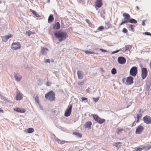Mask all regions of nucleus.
Wrapping results in <instances>:
<instances>
[{
    "label": "nucleus",
    "mask_w": 151,
    "mask_h": 151,
    "mask_svg": "<svg viewBox=\"0 0 151 151\" xmlns=\"http://www.w3.org/2000/svg\"><path fill=\"white\" fill-rule=\"evenodd\" d=\"M54 33L56 37L58 39L60 42L65 40L68 37L66 32H63L62 30L55 31Z\"/></svg>",
    "instance_id": "obj_1"
},
{
    "label": "nucleus",
    "mask_w": 151,
    "mask_h": 151,
    "mask_svg": "<svg viewBox=\"0 0 151 151\" xmlns=\"http://www.w3.org/2000/svg\"><path fill=\"white\" fill-rule=\"evenodd\" d=\"M55 93L52 91L45 94V98L50 101H54L55 100Z\"/></svg>",
    "instance_id": "obj_2"
},
{
    "label": "nucleus",
    "mask_w": 151,
    "mask_h": 151,
    "mask_svg": "<svg viewBox=\"0 0 151 151\" xmlns=\"http://www.w3.org/2000/svg\"><path fill=\"white\" fill-rule=\"evenodd\" d=\"M92 116L95 121L99 124H102L105 121V119L101 118L97 114H93Z\"/></svg>",
    "instance_id": "obj_3"
},
{
    "label": "nucleus",
    "mask_w": 151,
    "mask_h": 151,
    "mask_svg": "<svg viewBox=\"0 0 151 151\" xmlns=\"http://www.w3.org/2000/svg\"><path fill=\"white\" fill-rule=\"evenodd\" d=\"M95 8L97 10L98 8L101 7L103 5L102 0H96L95 1Z\"/></svg>",
    "instance_id": "obj_4"
},
{
    "label": "nucleus",
    "mask_w": 151,
    "mask_h": 151,
    "mask_svg": "<svg viewBox=\"0 0 151 151\" xmlns=\"http://www.w3.org/2000/svg\"><path fill=\"white\" fill-rule=\"evenodd\" d=\"M72 108V106L71 105H68L67 109L65 112V116L68 117L70 115L71 113Z\"/></svg>",
    "instance_id": "obj_5"
},
{
    "label": "nucleus",
    "mask_w": 151,
    "mask_h": 151,
    "mask_svg": "<svg viewBox=\"0 0 151 151\" xmlns=\"http://www.w3.org/2000/svg\"><path fill=\"white\" fill-rule=\"evenodd\" d=\"M128 22L131 23L136 24L137 23V21L136 20L133 19H130L129 20H124L122 21V23L119 25V26H120L124 24L127 23Z\"/></svg>",
    "instance_id": "obj_6"
},
{
    "label": "nucleus",
    "mask_w": 151,
    "mask_h": 151,
    "mask_svg": "<svg viewBox=\"0 0 151 151\" xmlns=\"http://www.w3.org/2000/svg\"><path fill=\"white\" fill-rule=\"evenodd\" d=\"M143 120L144 122L147 124H151V117L150 116L146 115L143 118Z\"/></svg>",
    "instance_id": "obj_7"
},
{
    "label": "nucleus",
    "mask_w": 151,
    "mask_h": 151,
    "mask_svg": "<svg viewBox=\"0 0 151 151\" xmlns=\"http://www.w3.org/2000/svg\"><path fill=\"white\" fill-rule=\"evenodd\" d=\"M137 68L136 67H133L130 69V74L132 76H135L137 73Z\"/></svg>",
    "instance_id": "obj_8"
},
{
    "label": "nucleus",
    "mask_w": 151,
    "mask_h": 151,
    "mask_svg": "<svg viewBox=\"0 0 151 151\" xmlns=\"http://www.w3.org/2000/svg\"><path fill=\"white\" fill-rule=\"evenodd\" d=\"M147 73V69L146 68H143L142 69L141 76L143 79H144L146 78Z\"/></svg>",
    "instance_id": "obj_9"
},
{
    "label": "nucleus",
    "mask_w": 151,
    "mask_h": 151,
    "mask_svg": "<svg viewBox=\"0 0 151 151\" xmlns=\"http://www.w3.org/2000/svg\"><path fill=\"white\" fill-rule=\"evenodd\" d=\"M20 47L21 45L19 42H15L12 43L11 48L14 50H16L20 49Z\"/></svg>",
    "instance_id": "obj_10"
},
{
    "label": "nucleus",
    "mask_w": 151,
    "mask_h": 151,
    "mask_svg": "<svg viewBox=\"0 0 151 151\" xmlns=\"http://www.w3.org/2000/svg\"><path fill=\"white\" fill-rule=\"evenodd\" d=\"M144 129V127L141 125H139L138 126L136 130V134H140L142 132L143 130Z\"/></svg>",
    "instance_id": "obj_11"
},
{
    "label": "nucleus",
    "mask_w": 151,
    "mask_h": 151,
    "mask_svg": "<svg viewBox=\"0 0 151 151\" xmlns=\"http://www.w3.org/2000/svg\"><path fill=\"white\" fill-rule=\"evenodd\" d=\"M117 60L119 63L122 64H124L126 62V59L123 57H119Z\"/></svg>",
    "instance_id": "obj_12"
},
{
    "label": "nucleus",
    "mask_w": 151,
    "mask_h": 151,
    "mask_svg": "<svg viewBox=\"0 0 151 151\" xmlns=\"http://www.w3.org/2000/svg\"><path fill=\"white\" fill-rule=\"evenodd\" d=\"M134 78L132 76H129L127 78L126 81V84L131 85L133 83Z\"/></svg>",
    "instance_id": "obj_13"
},
{
    "label": "nucleus",
    "mask_w": 151,
    "mask_h": 151,
    "mask_svg": "<svg viewBox=\"0 0 151 151\" xmlns=\"http://www.w3.org/2000/svg\"><path fill=\"white\" fill-rule=\"evenodd\" d=\"M13 110L15 111L21 113H24L26 111L25 109L24 108H15L13 109Z\"/></svg>",
    "instance_id": "obj_14"
},
{
    "label": "nucleus",
    "mask_w": 151,
    "mask_h": 151,
    "mask_svg": "<svg viewBox=\"0 0 151 151\" xmlns=\"http://www.w3.org/2000/svg\"><path fill=\"white\" fill-rule=\"evenodd\" d=\"M52 26L53 29L57 30L59 29L60 28V25L59 22H57L53 25Z\"/></svg>",
    "instance_id": "obj_15"
},
{
    "label": "nucleus",
    "mask_w": 151,
    "mask_h": 151,
    "mask_svg": "<svg viewBox=\"0 0 151 151\" xmlns=\"http://www.w3.org/2000/svg\"><path fill=\"white\" fill-rule=\"evenodd\" d=\"M123 16L124 18V20H129L130 18V16L129 14L126 13H124Z\"/></svg>",
    "instance_id": "obj_16"
},
{
    "label": "nucleus",
    "mask_w": 151,
    "mask_h": 151,
    "mask_svg": "<svg viewBox=\"0 0 151 151\" xmlns=\"http://www.w3.org/2000/svg\"><path fill=\"white\" fill-rule=\"evenodd\" d=\"M77 75L78 78L79 79H82L83 77V72L81 70L77 71Z\"/></svg>",
    "instance_id": "obj_17"
},
{
    "label": "nucleus",
    "mask_w": 151,
    "mask_h": 151,
    "mask_svg": "<svg viewBox=\"0 0 151 151\" xmlns=\"http://www.w3.org/2000/svg\"><path fill=\"white\" fill-rule=\"evenodd\" d=\"M14 77L16 81H19L22 78V76L19 73H17L14 75Z\"/></svg>",
    "instance_id": "obj_18"
},
{
    "label": "nucleus",
    "mask_w": 151,
    "mask_h": 151,
    "mask_svg": "<svg viewBox=\"0 0 151 151\" xmlns=\"http://www.w3.org/2000/svg\"><path fill=\"white\" fill-rule=\"evenodd\" d=\"M57 142L60 144H63L64 143H68L70 142L69 141H65L64 140H61L58 139H56Z\"/></svg>",
    "instance_id": "obj_19"
},
{
    "label": "nucleus",
    "mask_w": 151,
    "mask_h": 151,
    "mask_svg": "<svg viewBox=\"0 0 151 151\" xmlns=\"http://www.w3.org/2000/svg\"><path fill=\"white\" fill-rule=\"evenodd\" d=\"M92 125V122L90 121L86 122L85 124L84 127L86 128H90Z\"/></svg>",
    "instance_id": "obj_20"
},
{
    "label": "nucleus",
    "mask_w": 151,
    "mask_h": 151,
    "mask_svg": "<svg viewBox=\"0 0 151 151\" xmlns=\"http://www.w3.org/2000/svg\"><path fill=\"white\" fill-rule=\"evenodd\" d=\"M54 18L53 15L52 14H50L48 18V22L49 23H51L54 20Z\"/></svg>",
    "instance_id": "obj_21"
},
{
    "label": "nucleus",
    "mask_w": 151,
    "mask_h": 151,
    "mask_svg": "<svg viewBox=\"0 0 151 151\" xmlns=\"http://www.w3.org/2000/svg\"><path fill=\"white\" fill-rule=\"evenodd\" d=\"M132 48V47L131 45H127L125 46V49L122 48V51L124 52H125L127 51H129Z\"/></svg>",
    "instance_id": "obj_22"
},
{
    "label": "nucleus",
    "mask_w": 151,
    "mask_h": 151,
    "mask_svg": "<svg viewBox=\"0 0 151 151\" xmlns=\"http://www.w3.org/2000/svg\"><path fill=\"white\" fill-rule=\"evenodd\" d=\"M47 50H48L47 48L42 47V48L41 52L42 54L45 55L47 54Z\"/></svg>",
    "instance_id": "obj_23"
},
{
    "label": "nucleus",
    "mask_w": 151,
    "mask_h": 151,
    "mask_svg": "<svg viewBox=\"0 0 151 151\" xmlns=\"http://www.w3.org/2000/svg\"><path fill=\"white\" fill-rule=\"evenodd\" d=\"M22 95L20 93H18L17 94L16 100H20L22 99Z\"/></svg>",
    "instance_id": "obj_24"
},
{
    "label": "nucleus",
    "mask_w": 151,
    "mask_h": 151,
    "mask_svg": "<svg viewBox=\"0 0 151 151\" xmlns=\"http://www.w3.org/2000/svg\"><path fill=\"white\" fill-rule=\"evenodd\" d=\"M30 10L33 14V15L36 17H40L39 15L35 11L31 9H30Z\"/></svg>",
    "instance_id": "obj_25"
},
{
    "label": "nucleus",
    "mask_w": 151,
    "mask_h": 151,
    "mask_svg": "<svg viewBox=\"0 0 151 151\" xmlns=\"http://www.w3.org/2000/svg\"><path fill=\"white\" fill-rule=\"evenodd\" d=\"M106 26L105 27V29H107L110 28L111 26V24L109 23H106Z\"/></svg>",
    "instance_id": "obj_26"
},
{
    "label": "nucleus",
    "mask_w": 151,
    "mask_h": 151,
    "mask_svg": "<svg viewBox=\"0 0 151 151\" xmlns=\"http://www.w3.org/2000/svg\"><path fill=\"white\" fill-rule=\"evenodd\" d=\"M145 147H143V146L138 147L137 149L135 150V151H141L145 149Z\"/></svg>",
    "instance_id": "obj_27"
},
{
    "label": "nucleus",
    "mask_w": 151,
    "mask_h": 151,
    "mask_svg": "<svg viewBox=\"0 0 151 151\" xmlns=\"http://www.w3.org/2000/svg\"><path fill=\"white\" fill-rule=\"evenodd\" d=\"M35 96H34L35 100V101L36 103L38 104L39 103V97L38 95H34Z\"/></svg>",
    "instance_id": "obj_28"
},
{
    "label": "nucleus",
    "mask_w": 151,
    "mask_h": 151,
    "mask_svg": "<svg viewBox=\"0 0 151 151\" xmlns=\"http://www.w3.org/2000/svg\"><path fill=\"white\" fill-rule=\"evenodd\" d=\"M142 115V114L141 113L137 115V120L136 122L137 123H138L139 122V119L141 118Z\"/></svg>",
    "instance_id": "obj_29"
},
{
    "label": "nucleus",
    "mask_w": 151,
    "mask_h": 151,
    "mask_svg": "<svg viewBox=\"0 0 151 151\" xmlns=\"http://www.w3.org/2000/svg\"><path fill=\"white\" fill-rule=\"evenodd\" d=\"M124 131V129L122 128H118L117 133L118 134H122V132Z\"/></svg>",
    "instance_id": "obj_30"
},
{
    "label": "nucleus",
    "mask_w": 151,
    "mask_h": 151,
    "mask_svg": "<svg viewBox=\"0 0 151 151\" xmlns=\"http://www.w3.org/2000/svg\"><path fill=\"white\" fill-rule=\"evenodd\" d=\"M143 147H145L144 150H149L151 148V145H148L146 146H143Z\"/></svg>",
    "instance_id": "obj_31"
},
{
    "label": "nucleus",
    "mask_w": 151,
    "mask_h": 151,
    "mask_svg": "<svg viewBox=\"0 0 151 151\" xmlns=\"http://www.w3.org/2000/svg\"><path fill=\"white\" fill-rule=\"evenodd\" d=\"M73 134L76 135L80 137H81L82 136V134L78 132H73Z\"/></svg>",
    "instance_id": "obj_32"
},
{
    "label": "nucleus",
    "mask_w": 151,
    "mask_h": 151,
    "mask_svg": "<svg viewBox=\"0 0 151 151\" xmlns=\"http://www.w3.org/2000/svg\"><path fill=\"white\" fill-rule=\"evenodd\" d=\"M27 131L28 133H31L33 132L34 130L33 128H29L27 129Z\"/></svg>",
    "instance_id": "obj_33"
},
{
    "label": "nucleus",
    "mask_w": 151,
    "mask_h": 151,
    "mask_svg": "<svg viewBox=\"0 0 151 151\" xmlns=\"http://www.w3.org/2000/svg\"><path fill=\"white\" fill-rule=\"evenodd\" d=\"M26 34L28 36H30L32 34H34V33H33L32 32L30 31H26Z\"/></svg>",
    "instance_id": "obj_34"
},
{
    "label": "nucleus",
    "mask_w": 151,
    "mask_h": 151,
    "mask_svg": "<svg viewBox=\"0 0 151 151\" xmlns=\"http://www.w3.org/2000/svg\"><path fill=\"white\" fill-rule=\"evenodd\" d=\"M111 72L112 74H115L116 73V70L115 68L112 69L111 70Z\"/></svg>",
    "instance_id": "obj_35"
},
{
    "label": "nucleus",
    "mask_w": 151,
    "mask_h": 151,
    "mask_svg": "<svg viewBox=\"0 0 151 151\" xmlns=\"http://www.w3.org/2000/svg\"><path fill=\"white\" fill-rule=\"evenodd\" d=\"M12 35H8L5 36L4 37V38L6 40H7L9 39L12 36Z\"/></svg>",
    "instance_id": "obj_36"
},
{
    "label": "nucleus",
    "mask_w": 151,
    "mask_h": 151,
    "mask_svg": "<svg viewBox=\"0 0 151 151\" xmlns=\"http://www.w3.org/2000/svg\"><path fill=\"white\" fill-rule=\"evenodd\" d=\"M150 86L149 84H147L146 83V86H145L146 89L147 91H148L150 89Z\"/></svg>",
    "instance_id": "obj_37"
},
{
    "label": "nucleus",
    "mask_w": 151,
    "mask_h": 151,
    "mask_svg": "<svg viewBox=\"0 0 151 151\" xmlns=\"http://www.w3.org/2000/svg\"><path fill=\"white\" fill-rule=\"evenodd\" d=\"M104 29H105V28L102 26H100L98 28V30H99V31H102Z\"/></svg>",
    "instance_id": "obj_38"
},
{
    "label": "nucleus",
    "mask_w": 151,
    "mask_h": 151,
    "mask_svg": "<svg viewBox=\"0 0 151 151\" xmlns=\"http://www.w3.org/2000/svg\"><path fill=\"white\" fill-rule=\"evenodd\" d=\"M84 52L86 54H94L95 53V52H94L87 51H86V50H85Z\"/></svg>",
    "instance_id": "obj_39"
},
{
    "label": "nucleus",
    "mask_w": 151,
    "mask_h": 151,
    "mask_svg": "<svg viewBox=\"0 0 151 151\" xmlns=\"http://www.w3.org/2000/svg\"><path fill=\"white\" fill-rule=\"evenodd\" d=\"M130 28H131L132 31H134V27H135L132 24H130Z\"/></svg>",
    "instance_id": "obj_40"
},
{
    "label": "nucleus",
    "mask_w": 151,
    "mask_h": 151,
    "mask_svg": "<svg viewBox=\"0 0 151 151\" xmlns=\"http://www.w3.org/2000/svg\"><path fill=\"white\" fill-rule=\"evenodd\" d=\"M86 22L89 24V26H91L92 25V23L90 22V21L89 20H88V19H87L86 20Z\"/></svg>",
    "instance_id": "obj_41"
},
{
    "label": "nucleus",
    "mask_w": 151,
    "mask_h": 151,
    "mask_svg": "<svg viewBox=\"0 0 151 151\" xmlns=\"http://www.w3.org/2000/svg\"><path fill=\"white\" fill-rule=\"evenodd\" d=\"M99 97L97 98H93V99L94 101L96 102L99 99Z\"/></svg>",
    "instance_id": "obj_42"
},
{
    "label": "nucleus",
    "mask_w": 151,
    "mask_h": 151,
    "mask_svg": "<svg viewBox=\"0 0 151 151\" xmlns=\"http://www.w3.org/2000/svg\"><path fill=\"white\" fill-rule=\"evenodd\" d=\"M120 144H121V142H116L114 144V145L116 147H117L118 145Z\"/></svg>",
    "instance_id": "obj_43"
},
{
    "label": "nucleus",
    "mask_w": 151,
    "mask_h": 151,
    "mask_svg": "<svg viewBox=\"0 0 151 151\" xmlns=\"http://www.w3.org/2000/svg\"><path fill=\"white\" fill-rule=\"evenodd\" d=\"M84 83V81H82V82H79L78 83V84L79 85H82Z\"/></svg>",
    "instance_id": "obj_44"
},
{
    "label": "nucleus",
    "mask_w": 151,
    "mask_h": 151,
    "mask_svg": "<svg viewBox=\"0 0 151 151\" xmlns=\"http://www.w3.org/2000/svg\"><path fill=\"white\" fill-rule=\"evenodd\" d=\"M122 32L124 33H126L128 32V31L126 29L124 28L123 29Z\"/></svg>",
    "instance_id": "obj_45"
},
{
    "label": "nucleus",
    "mask_w": 151,
    "mask_h": 151,
    "mask_svg": "<svg viewBox=\"0 0 151 151\" xmlns=\"http://www.w3.org/2000/svg\"><path fill=\"white\" fill-rule=\"evenodd\" d=\"M50 60L49 59H46V60H45V63H50Z\"/></svg>",
    "instance_id": "obj_46"
},
{
    "label": "nucleus",
    "mask_w": 151,
    "mask_h": 151,
    "mask_svg": "<svg viewBox=\"0 0 151 151\" xmlns=\"http://www.w3.org/2000/svg\"><path fill=\"white\" fill-rule=\"evenodd\" d=\"M144 33L146 35H150V36H151V33L150 32H146Z\"/></svg>",
    "instance_id": "obj_47"
},
{
    "label": "nucleus",
    "mask_w": 151,
    "mask_h": 151,
    "mask_svg": "<svg viewBox=\"0 0 151 151\" xmlns=\"http://www.w3.org/2000/svg\"><path fill=\"white\" fill-rule=\"evenodd\" d=\"M82 101H85V100H88V99L84 97H82L81 98Z\"/></svg>",
    "instance_id": "obj_48"
},
{
    "label": "nucleus",
    "mask_w": 151,
    "mask_h": 151,
    "mask_svg": "<svg viewBox=\"0 0 151 151\" xmlns=\"http://www.w3.org/2000/svg\"><path fill=\"white\" fill-rule=\"evenodd\" d=\"M121 50H116V51H114V52H113L112 53V54L116 53L118 52H119Z\"/></svg>",
    "instance_id": "obj_49"
},
{
    "label": "nucleus",
    "mask_w": 151,
    "mask_h": 151,
    "mask_svg": "<svg viewBox=\"0 0 151 151\" xmlns=\"http://www.w3.org/2000/svg\"><path fill=\"white\" fill-rule=\"evenodd\" d=\"M100 50L102 52H106L107 51L106 50H104L103 49H100Z\"/></svg>",
    "instance_id": "obj_50"
},
{
    "label": "nucleus",
    "mask_w": 151,
    "mask_h": 151,
    "mask_svg": "<svg viewBox=\"0 0 151 151\" xmlns=\"http://www.w3.org/2000/svg\"><path fill=\"white\" fill-rule=\"evenodd\" d=\"M51 84V83L49 82H47L46 83L47 86H50Z\"/></svg>",
    "instance_id": "obj_51"
},
{
    "label": "nucleus",
    "mask_w": 151,
    "mask_h": 151,
    "mask_svg": "<svg viewBox=\"0 0 151 151\" xmlns=\"http://www.w3.org/2000/svg\"><path fill=\"white\" fill-rule=\"evenodd\" d=\"M135 122H136L135 121H134L133 122V124H132V127H134L136 125V124L135 123Z\"/></svg>",
    "instance_id": "obj_52"
},
{
    "label": "nucleus",
    "mask_w": 151,
    "mask_h": 151,
    "mask_svg": "<svg viewBox=\"0 0 151 151\" xmlns=\"http://www.w3.org/2000/svg\"><path fill=\"white\" fill-rule=\"evenodd\" d=\"M145 20H144L142 21V25L143 26H145Z\"/></svg>",
    "instance_id": "obj_53"
},
{
    "label": "nucleus",
    "mask_w": 151,
    "mask_h": 151,
    "mask_svg": "<svg viewBox=\"0 0 151 151\" xmlns=\"http://www.w3.org/2000/svg\"><path fill=\"white\" fill-rule=\"evenodd\" d=\"M0 112H1L2 113H3L4 112V111L3 110H2L0 109Z\"/></svg>",
    "instance_id": "obj_54"
},
{
    "label": "nucleus",
    "mask_w": 151,
    "mask_h": 151,
    "mask_svg": "<svg viewBox=\"0 0 151 151\" xmlns=\"http://www.w3.org/2000/svg\"><path fill=\"white\" fill-rule=\"evenodd\" d=\"M139 113H141V109H140L139 110Z\"/></svg>",
    "instance_id": "obj_55"
},
{
    "label": "nucleus",
    "mask_w": 151,
    "mask_h": 151,
    "mask_svg": "<svg viewBox=\"0 0 151 151\" xmlns=\"http://www.w3.org/2000/svg\"><path fill=\"white\" fill-rule=\"evenodd\" d=\"M136 8L137 9V10H139V7H138V6H137Z\"/></svg>",
    "instance_id": "obj_56"
},
{
    "label": "nucleus",
    "mask_w": 151,
    "mask_h": 151,
    "mask_svg": "<svg viewBox=\"0 0 151 151\" xmlns=\"http://www.w3.org/2000/svg\"><path fill=\"white\" fill-rule=\"evenodd\" d=\"M51 62H54V60L53 59H52V60H51Z\"/></svg>",
    "instance_id": "obj_57"
},
{
    "label": "nucleus",
    "mask_w": 151,
    "mask_h": 151,
    "mask_svg": "<svg viewBox=\"0 0 151 151\" xmlns=\"http://www.w3.org/2000/svg\"><path fill=\"white\" fill-rule=\"evenodd\" d=\"M150 67L151 68V62L150 63Z\"/></svg>",
    "instance_id": "obj_58"
},
{
    "label": "nucleus",
    "mask_w": 151,
    "mask_h": 151,
    "mask_svg": "<svg viewBox=\"0 0 151 151\" xmlns=\"http://www.w3.org/2000/svg\"><path fill=\"white\" fill-rule=\"evenodd\" d=\"M50 1V0H48V1H47V2H48V3H49V1Z\"/></svg>",
    "instance_id": "obj_59"
}]
</instances>
